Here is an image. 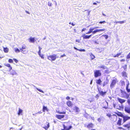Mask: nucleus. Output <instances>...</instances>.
<instances>
[{
	"instance_id": "nucleus-42",
	"label": "nucleus",
	"mask_w": 130,
	"mask_h": 130,
	"mask_svg": "<svg viewBox=\"0 0 130 130\" xmlns=\"http://www.w3.org/2000/svg\"><path fill=\"white\" fill-rule=\"evenodd\" d=\"M126 89L128 93L130 92V89H128V88H126Z\"/></svg>"
},
{
	"instance_id": "nucleus-49",
	"label": "nucleus",
	"mask_w": 130,
	"mask_h": 130,
	"mask_svg": "<svg viewBox=\"0 0 130 130\" xmlns=\"http://www.w3.org/2000/svg\"><path fill=\"white\" fill-rule=\"evenodd\" d=\"M106 23V22L105 21H100L99 23L100 24H102L103 23Z\"/></svg>"
},
{
	"instance_id": "nucleus-34",
	"label": "nucleus",
	"mask_w": 130,
	"mask_h": 130,
	"mask_svg": "<svg viewBox=\"0 0 130 130\" xmlns=\"http://www.w3.org/2000/svg\"><path fill=\"white\" fill-rule=\"evenodd\" d=\"M122 94L123 95V97L124 98V97L126 95L127 93L125 91Z\"/></svg>"
},
{
	"instance_id": "nucleus-45",
	"label": "nucleus",
	"mask_w": 130,
	"mask_h": 130,
	"mask_svg": "<svg viewBox=\"0 0 130 130\" xmlns=\"http://www.w3.org/2000/svg\"><path fill=\"white\" fill-rule=\"evenodd\" d=\"M113 116L114 118L115 119H116V120L117 118V116L116 115H113Z\"/></svg>"
},
{
	"instance_id": "nucleus-33",
	"label": "nucleus",
	"mask_w": 130,
	"mask_h": 130,
	"mask_svg": "<svg viewBox=\"0 0 130 130\" xmlns=\"http://www.w3.org/2000/svg\"><path fill=\"white\" fill-rule=\"evenodd\" d=\"M90 56L92 59H93L95 58V56L92 54H91Z\"/></svg>"
},
{
	"instance_id": "nucleus-16",
	"label": "nucleus",
	"mask_w": 130,
	"mask_h": 130,
	"mask_svg": "<svg viewBox=\"0 0 130 130\" xmlns=\"http://www.w3.org/2000/svg\"><path fill=\"white\" fill-rule=\"evenodd\" d=\"M29 40L30 42L32 43H34V42L36 41V40L35 39V37H30L29 38Z\"/></svg>"
},
{
	"instance_id": "nucleus-52",
	"label": "nucleus",
	"mask_w": 130,
	"mask_h": 130,
	"mask_svg": "<svg viewBox=\"0 0 130 130\" xmlns=\"http://www.w3.org/2000/svg\"><path fill=\"white\" fill-rule=\"evenodd\" d=\"M129 82H128V83H127L126 84V88H128V86H129Z\"/></svg>"
},
{
	"instance_id": "nucleus-2",
	"label": "nucleus",
	"mask_w": 130,
	"mask_h": 130,
	"mask_svg": "<svg viewBox=\"0 0 130 130\" xmlns=\"http://www.w3.org/2000/svg\"><path fill=\"white\" fill-rule=\"evenodd\" d=\"M94 76L96 78L102 75V74L100 70H95L94 71Z\"/></svg>"
},
{
	"instance_id": "nucleus-61",
	"label": "nucleus",
	"mask_w": 130,
	"mask_h": 130,
	"mask_svg": "<svg viewBox=\"0 0 130 130\" xmlns=\"http://www.w3.org/2000/svg\"><path fill=\"white\" fill-rule=\"evenodd\" d=\"M73 48L75 50H77V51H78V50H79V49H77V48H76L75 47H74H74Z\"/></svg>"
},
{
	"instance_id": "nucleus-35",
	"label": "nucleus",
	"mask_w": 130,
	"mask_h": 130,
	"mask_svg": "<svg viewBox=\"0 0 130 130\" xmlns=\"http://www.w3.org/2000/svg\"><path fill=\"white\" fill-rule=\"evenodd\" d=\"M39 51L38 52V54H40L41 52V50L42 49V48L40 46L39 47Z\"/></svg>"
},
{
	"instance_id": "nucleus-23",
	"label": "nucleus",
	"mask_w": 130,
	"mask_h": 130,
	"mask_svg": "<svg viewBox=\"0 0 130 130\" xmlns=\"http://www.w3.org/2000/svg\"><path fill=\"white\" fill-rule=\"evenodd\" d=\"M96 32H99L100 31H104L105 30V28H103L102 29H96V30H95Z\"/></svg>"
},
{
	"instance_id": "nucleus-31",
	"label": "nucleus",
	"mask_w": 130,
	"mask_h": 130,
	"mask_svg": "<svg viewBox=\"0 0 130 130\" xmlns=\"http://www.w3.org/2000/svg\"><path fill=\"white\" fill-rule=\"evenodd\" d=\"M129 94H127V95H126L124 97V98L128 99H129Z\"/></svg>"
},
{
	"instance_id": "nucleus-25",
	"label": "nucleus",
	"mask_w": 130,
	"mask_h": 130,
	"mask_svg": "<svg viewBox=\"0 0 130 130\" xmlns=\"http://www.w3.org/2000/svg\"><path fill=\"white\" fill-rule=\"evenodd\" d=\"M67 105L69 106H71L72 105V103L70 101H68L67 103Z\"/></svg>"
},
{
	"instance_id": "nucleus-48",
	"label": "nucleus",
	"mask_w": 130,
	"mask_h": 130,
	"mask_svg": "<svg viewBox=\"0 0 130 130\" xmlns=\"http://www.w3.org/2000/svg\"><path fill=\"white\" fill-rule=\"evenodd\" d=\"M103 36L105 37V38L106 39H107L108 37V36L107 35H103Z\"/></svg>"
},
{
	"instance_id": "nucleus-41",
	"label": "nucleus",
	"mask_w": 130,
	"mask_h": 130,
	"mask_svg": "<svg viewBox=\"0 0 130 130\" xmlns=\"http://www.w3.org/2000/svg\"><path fill=\"white\" fill-rule=\"evenodd\" d=\"M9 62L11 63L13 62V60L11 59H9Z\"/></svg>"
},
{
	"instance_id": "nucleus-1",
	"label": "nucleus",
	"mask_w": 130,
	"mask_h": 130,
	"mask_svg": "<svg viewBox=\"0 0 130 130\" xmlns=\"http://www.w3.org/2000/svg\"><path fill=\"white\" fill-rule=\"evenodd\" d=\"M9 70L10 74L12 75H16L17 74L15 70L12 69V68L10 64H9Z\"/></svg>"
},
{
	"instance_id": "nucleus-22",
	"label": "nucleus",
	"mask_w": 130,
	"mask_h": 130,
	"mask_svg": "<svg viewBox=\"0 0 130 130\" xmlns=\"http://www.w3.org/2000/svg\"><path fill=\"white\" fill-rule=\"evenodd\" d=\"M122 120V119H120L119 118V120L118 121L117 124L119 125H121V122Z\"/></svg>"
},
{
	"instance_id": "nucleus-53",
	"label": "nucleus",
	"mask_w": 130,
	"mask_h": 130,
	"mask_svg": "<svg viewBox=\"0 0 130 130\" xmlns=\"http://www.w3.org/2000/svg\"><path fill=\"white\" fill-rule=\"evenodd\" d=\"M106 115L107 116H108L109 118L111 116V115L110 114H107Z\"/></svg>"
},
{
	"instance_id": "nucleus-9",
	"label": "nucleus",
	"mask_w": 130,
	"mask_h": 130,
	"mask_svg": "<svg viewBox=\"0 0 130 130\" xmlns=\"http://www.w3.org/2000/svg\"><path fill=\"white\" fill-rule=\"evenodd\" d=\"M92 36V35H83L82 36V37H83L84 39H89Z\"/></svg>"
},
{
	"instance_id": "nucleus-13",
	"label": "nucleus",
	"mask_w": 130,
	"mask_h": 130,
	"mask_svg": "<svg viewBox=\"0 0 130 130\" xmlns=\"http://www.w3.org/2000/svg\"><path fill=\"white\" fill-rule=\"evenodd\" d=\"M73 110H75L76 112H79L80 111L79 108L76 106L73 107Z\"/></svg>"
},
{
	"instance_id": "nucleus-63",
	"label": "nucleus",
	"mask_w": 130,
	"mask_h": 130,
	"mask_svg": "<svg viewBox=\"0 0 130 130\" xmlns=\"http://www.w3.org/2000/svg\"><path fill=\"white\" fill-rule=\"evenodd\" d=\"M125 61V59H122L121 60V62H123V61Z\"/></svg>"
},
{
	"instance_id": "nucleus-8",
	"label": "nucleus",
	"mask_w": 130,
	"mask_h": 130,
	"mask_svg": "<svg viewBox=\"0 0 130 130\" xmlns=\"http://www.w3.org/2000/svg\"><path fill=\"white\" fill-rule=\"evenodd\" d=\"M124 111L125 112L128 113H130V107L128 106L125 107Z\"/></svg>"
},
{
	"instance_id": "nucleus-46",
	"label": "nucleus",
	"mask_w": 130,
	"mask_h": 130,
	"mask_svg": "<svg viewBox=\"0 0 130 130\" xmlns=\"http://www.w3.org/2000/svg\"><path fill=\"white\" fill-rule=\"evenodd\" d=\"M13 60H14V61H15V62L16 63H17L18 62V60H17V59H15V58H13Z\"/></svg>"
},
{
	"instance_id": "nucleus-12",
	"label": "nucleus",
	"mask_w": 130,
	"mask_h": 130,
	"mask_svg": "<svg viewBox=\"0 0 130 130\" xmlns=\"http://www.w3.org/2000/svg\"><path fill=\"white\" fill-rule=\"evenodd\" d=\"M64 117V115H57L56 116V117L58 119H60L63 118Z\"/></svg>"
},
{
	"instance_id": "nucleus-29",
	"label": "nucleus",
	"mask_w": 130,
	"mask_h": 130,
	"mask_svg": "<svg viewBox=\"0 0 130 130\" xmlns=\"http://www.w3.org/2000/svg\"><path fill=\"white\" fill-rule=\"evenodd\" d=\"M5 53H7L8 51V49L7 48L3 47Z\"/></svg>"
},
{
	"instance_id": "nucleus-32",
	"label": "nucleus",
	"mask_w": 130,
	"mask_h": 130,
	"mask_svg": "<svg viewBox=\"0 0 130 130\" xmlns=\"http://www.w3.org/2000/svg\"><path fill=\"white\" fill-rule=\"evenodd\" d=\"M120 82L121 83V85L122 86L125 85V83L124 81L121 80L120 81Z\"/></svg>"
},
{
	"instance_id": "nucleus-38",
	"label": "nucleus",
	"mask_w": 130,
	"mask_h": 130,
	"mask_svg": "<svg viewBox=\"0 0 130 130\" xmlns=\"http://www.w3.org/2000/svg\"><path fill=\"white\" fill-rule=\"evenodd\" d=\"M116 23H119L120 24H122L124 23V21L116 22Z\"/></svg>"
},
{
	"instance_id": "nucleus-55",
	"label": "nucleus",
	"mask_w": 130,
	"mask_h": 130,
	"mask_svg": "<svg viewBox=\"0 0 130 130\" xmlns=\"http://www.w3.org/2000/svg\"><path fill=\"white\" fill-rule=\"evenodd\" d=\"M42 113V112H41V111H39L37 113H36L35 114H32V115H36V114H37V113Z\"/></svg>"
},
{
	"instance_id": "nucleus-11",
	"label": "nucleus",
	"mask_w": 130,
	"mask_h": 130,
	"mask_svg": "<svg viewBox=\"0 0 130 130\" xmlns=\"http://www.w3.org/2000/svg\"><path fill=\"white\" fill-rule=\"evenodd\" d=\"M99 93L102 96H104L105 95L106 93V92H103L102 91L99 90Z\"/></svg>"
},
{
	"instance_id": "nucleus-60",
	"label": "nucleus",
	"mask_w": 130,
	"mask_h": 130,
	"mask_svg": "<svg viewBox=\"0 0 130 130\" xmlns=\"http://www.w3.org/2000/svg\"><path fill=\"white\" fill-rule=\"evenodd\" d=\"M119 56L118 55V54H117L116 55H115V56H113V57H118Z\"/></svg>"
},
{
	"instance_id": "nucleus-20",
	"label": "nucleus",
	"mask_w": 130,
	"mask_h": 130,
	"mask_svg": "<svg viewBox=\"0 0 130 130\" xmlns=\"http://www.w3.org/2000/svg\"><path fill=\"white\" fill-rule=\"evenodd\" d=\"M98 67L102 68L103 69H105L107 68V67L105 66L104 65L100 66H99Z\"/></svg>"
},
{
	"instance_id": "nucleus-21",
	"label": "nucleus",
	"mask_w": 130,
	"mask_h": 130,
	"mask_svg": "<svg viewBox=\"0 0 130 130\" xmlns=\"http://www.w3.org/2000/svg\"><path fill=\"white\" fill-rule=\"evenodd\" d=\"M115 113L118 116L121 117L122 118L123 117L124 115L122 114L121 112H119V113Z\"/></svg>"
},
{
	"instance_id": "nucleus-15",
	"label": "nucleus",
	"mask_w": 130,
	"mask_h": 130,
	"mask_svg": "<svg viewBox=\"0 0 130 130\" xmlns=\"http://www.w3.org/2000/svg\"><path fill=\"white\" fill-rule=\"evenodd\" d=\"M118 99L119 102L121 104H122L123 103L125 102V100L120 98H118Z\"/></svg>"
},
{
	"instance_id": "nucleus-51",
	"label": "nucleus",
	"mask_w": 130,
	"mask_h": 130,
	"mask_svg": "<svg viewBox=\"0 0 130 130\" xmlns=\"http://www.w3.org/2000/svg\"><path fill=\"white\" fill-rule=\"evenodd\" d=\"M66 56V55L64 54L63 55H61L60 56V58H62V57H64V56Z\"/></svg>"
},
{
	"instance_id": "nucleus-6",
	"label": "nucleus",
	"mask_w": 130,
	"mask_h": 130,
	"mask_svg": "<svg viewBox=\"0 0 130 130\" xmlns=\"http://www.w3.org/2000/svg\"><path fill=\"white\" fill-rule=\"evenodd\" d=\"M122 118L123 119V121L124 123L127 120L130 119V117L126 116H125L124 115Z\"/></svg>"
},
{
	"instance_id": "nucleus-44",
	"label": "nucleus",
	"mask_w": 130,
	"mask_h": 130,
	"mask_svg": "<svg viewBox=\"0 0 130 130\" xmlns=\"http://www.w3.org/2000/svg\"><path fill=\"white\" fill-rule=\"evenodd\" d=\"M58 113L59 114H65V113H66V112H60L59 111H58Z\"/></svg>"
},
{
	"instance_id": "nucleus-4",
	"label": "nucleus",
	"mask_w": 130,
	"mask_h": 130,
	"mask_svg": "<svg viewBox=\"0 0 130 130\" xmlns=\"http://www.w3.org/2000/svg\"><path fill=\"white\" fill-rule=\"evenodd\" d=\"M116 83V80L115 79H113L112 80V82L110 86V88H113Z\"/></svg>"
},
{
	"instance_id": "nucleus-57",
	"label": "nucleus",
	"mask_w": 130,
	"mask_h": 130,
	"mask_svg": "<svg viewBox=\"0 0 130 130\" xmlns=\"http://www.w3.org/2000/svg\"><path fill=\"white\" fill-rule=\"evenodd\" d=\"M96 33L95 30H94V31H92V33H93V34H94L95 33Z\"/></svg>"
},
{
	"instance_id": "nucleus-37",
	"label": "nucleus",
	"mask_w": 130,
	"mask_h": 130,
	"mask_svg": "<svg viewBox=\"0 0 130 130\" xmlns=\"http://www.w3.org/2000/svg\"><path fill=\"white\" fill-rule=\"evenodd\" d=\"M39 56L41 57L42 58H43L44 57H43V54H41V53H40V54H38Z\"/></svg>"
},
{
	"instance_id": "nucleus-36",
	"label": "nucleus",
	"mask_w": 130,
	"mask_h": 130,
	"mask_svg": "<svg viewBox=\"0 0 130 130\" xmlns=\"http://www.w3.org/2000/svg\"><path fill=\"white\" fill-rule=\"evenodd\" d=\"M72 126L71 125L69 126V127L67 128L66 130H70L72 128Z\"/></svg>"
},
{
	"instance_id": "nucleus-10",
	"label": "nucleus",
	"mask_w": 130,
	"mask_h": 130,
	"mask_svg": "<svg viewBox=\"0 0 130 130\" xmlns=\"http://www.w3.org/2000/svg\"><path fill=\"white\" fill-rule=\"evenodd\" d=\"M109 82V80L107 78V77L105 81L103 83V86L104 87Z\"/></svg>"
},
{
	"instance_id": "nucleus-17",
	"label": "nucleus",
	"mask_w": 130,
	"mask_h": 130,
	"mask_svg": "<svg viewBox=\"0 0 130 130\" xmlns=\"http://www.w3.org/2000/svg\"><path fill=\"white\" fill-rule=\"evenodd\" d=\"M102 82V81H101V79L100 78L96 80V83L99 85H101V83Z\"/></svg>"
},
{
	"instance_id": "nucleus-50",
	"label": "nucleus",
	"mask_w": 130,
	"mask_h": 130,
	"mask_svg": "<svg viewBox=\"0 0 130 130\" xmlns=\"http://www.w3.org/2000/svg\"><path fill=\"white\" fill-rule=\"evenodd\" d=\"M52 3L51 2H49L48 3V5L49 6H51Z\"/></svg>"
},
{
	"instance_id": "nucleus-5",
	"label": "nucleus",
	"mask_w": 130,
	"mask_h": 130,
	"mask_svg": "<svg viewBox=\"0 0 130 130\" xmlns=\"http://www.w3.org/2000/svg\"><path fill=\"white\" fill-rule=\"evenodd\" d=\"M46 124V125L45 124L42 125V127L45 130H47L50 127L49 123H48L47 122Z\"/></svg>"
},
{
	"instance_id": "nucleus-54",
	"label": "nucleus",
	"mask_w": 130,
	"mask_h": 130,
	"mask_svg": "<svg viewBox=\"0 0 130 130\" xmlns=\"http://www.w3.org/2000/svg\"><path fill=\"white\" fill-rule=\"evenodd\" d=\"M102 118H99L98 119V121L99 122H100L101 121V120Z\"/></svg>"
},
{
	"instance_id": "nucleus-62",
	"label": "nucleus",
	"mask_w": 130,
	"mask_h": 130,
	"mask_svg": "<svg viewBox=\"0 0 130 130\" xmlns=\"http://www.w3.org/2000/svg\"><path fill=\"white\" fill-rule=\"evenodd\" d=\"M86 28H83L82 30V32L83 31H84L86 30Z\"/></svg>"
},
{
	"instance_id": "nucleus-19",
	"label": "nucleus",
	"mask_w": 130,
	"mask_h": 130,
	"mask_svg": "<svg viewBox=\"0 0 130 130\" xmlns=\"http://www.w3.org/2000/svg\"><path fill=\"white\" fill-rule=\"evenodd\" d=\"M32 85L34 87H35L37 90H38V91H39L40 92H42V93H44V91L43 90H42L37 88V87H36V86H35L34 85Z\"/></svg>"
},
{
	"instance_id": "nucleus-40",
	"label": "nucleus",
	"mask_w": 130,
	"mask_h": 130,
	"mask_svg": "<svg viewBox=\"0 0 130 130\" xmlns=\"http://www.w3.org/2000/svg\"><path fill=\"white\" fill-rule=\"evenodd\" d=\"M78 51L80 52H85V50L84 49H79V50H78Z\"/></svg>"
},
{
	"instance_id": "nucleus-24",
	"label": "nucleus",
	"mask_w": 130,
	"mask_h": 130,
	"mask_svg": "<svg viewBox=\"0 0 130 130\" xmlns=\"http://www.w3.org/2000/svg\"><path fill=\"white\" fill-rule=\"evenodd\" d=\"M23 110L22 109L20 108H19V111L18 112V114L19 115H20V114L22 113L23 112Z\"/></svg>"
},
{
	"instance_id": "nucleus-64",
	"label": "nucleus",
	"mask_w": 130,
	"mask_h": 130,
	"mask_svg": "<svg viewBox=\"0 0 130 130\" xmlns=\"http://www.w3.org/2000/svg\"><path fill=\"white\" fill-rule=\"evenodd\" d=\"M75 41H76V42H78V43L80 42L79 40H77V39Z\"/></svg>"
},
{
	"instance_id": "nucleus-43",
	"label": "nucleus",
	"mask_w": 130,
	"mask_h": 130,
	"mask_svg": "<svg viewBox=\"0 0 130 130\" xmlns=\"http://www.w3.org/2000/svg\"><path fill=\"white\" fill-rule=\"evenodd\" d=\"M63 126L64 128V129H65V130H66L67 128V127L64 124H63Z\"/></svg>"
},
{
	"instance_id": "nucleus-14",
	"label": "nucleus",
	"mask_w": 130,
	"mask_h": 130,
	"mask_svg": "<svg viewBox=\"0 0 130 130\" xmlns=\"http://www.w3.org/2000/svg\"><path fill=\"white\" fill-rule=\"evenodd\" d=\"M26 46L25 45H23L21 48H20V49L22 51L25 52L26 51Z\"/></svg>"
},
{
	"instance_id": "nucleus-30",
	"label": "nucleus",
	"mask_w": 130,
	"mask_h": 130,
	"mask_svg": "<svg viewBox=\"0 0 130 130\" xmlns=\"http://www.w3.org/2000/svg\"><path fill=\"white\" fill-rule=\"evenodd\" d=\"M122 75L124 77H127V76L126 75V73L125 72H122Z\"/></svg>"
},
{
	"instance_id": "nucleus-59",
	"label": "nucleus",
	"mask_w": 130,
	"mask_h": 130,
	"mask_svg": "<svg viewBox=\"0 0 130 130\" xmlns=\"http://www.w3.org/2000/svg\"><path fill=\"white\" fill-rule=\"evenodd\" d=\"M66 99L67 100H69L70 99V97L69 96H67L66 97Z\"/></svg>"
},
{
	"instance_id": "nucleus-58",
	"label": "nucleus",
	"mask_w": 130,
	"mask_h": 130,
	"mask_svg": "<svg viewBox=\"0 0 130 130\" xmlns=\"http://www.w3.org/2000/svg\"><path fill=\"white\" fill-rule=\"evenodd\" d=\"M120 91H121V93H122V94L123 93H124V92L125 91H123V90H121V89L120 90Z\"/></svg>"
},
{
	"instance_id": "nucleus-7",
	"label": "nucleus",
	"mask_w": 130,
	"mask_h": 130,
	"mask_svg": "<svg viewBox=\"0 0 130 130\" xmlns=\"http://www.w3.org/2000/svg\"><path fill=\"white\" fill-rule=\"evenodd\" d=\"M99 28V27H94L93 28L91 27L89 29V31L87 33H86V34H89L91 33V32L92 33L93 31L96 28Z\"/></svg>"
},
{
	"instance_id": "nucleus-3",
	"label": "nucleus",
	"mask_w": 130,
	"mask_h": 130,
	"mask_svg": "<svg viewBox=\"0 0 130 130\" xmlns=\"http://www.w3.org/2000/svg\"><path fill=\"white\" fill-rule=\"evenodd\" d=\"M56 55L55 54H54L48 57V59L50 60L54 61L56 59Z\"/></svg>"
},
{
	"instance_id": "nucleus-56",
	"label": "nucleus",
	"mask_w": 130,
	"mask_h": 130,
	"mask_svg": "<svg viewBox=\"0 0 130 130\" xmlns=\"http://www.w3.org/2000/svg\"><path fill=\"white\" fill-rule=\"evenodd\" d=\"M108 70H105L104 72L105 73H108Z\"/></svg>"
},
{
	"instance_id": "nucleus-18",
	"label": "nucleus",
	"mask_w": 130,
	"mask_h": 130,
	"mask_svg": "<svg viewBox=\"0 0 130 130\" xmlns=\"http://www.w3.org/2000/svg\"><path fill=\"white\" fill-rule=\"evenodd\" d=\"M93 126V124L92 123L89 124L87 126V127L89 128H92Z\"/></svg>"
},
{
	"instance_id": "nucleus-28",
	"label": "nucleus",
	"mask_w": 130,
	"mask_h": 130,
	"mask_svg": "<svg viewBox=\"0 0 130 130\" xmlns=\"http://www.w3.org/2000/svg\"><path fill=\"white\" fill-rule=\"evenodd\" d=\"M47 110V108L45 106H43V108L42 109V111L43 112H45V110Z\"/></svg>"
},
{
	"instance_id": "nucleus-27",
	"label": "nucleus",
	"mask_w": 130,
	"mask_h": 130,
	"mask_svg": "<svg viewBox=\"0 0 130 130\" xmlns=\"http://www.w3.org/2000/svg\"><path fill=\"white\" fill-rule=\"evenodd\" d=\"M125 127H127V128H129L130 127V124H127L123 125Z\"/></svg>"
},
{
	"instance_id": "nucleus-47",
	"label": "nucleus",
	"mask_w": 130,
	"mask_h": 130,
	"mask_svg": "<svg viewBox=\"0 0 130 130\" xmlns=\"http://www.w3.org/2000/svg\"><path fill=\"white\" fill-rule=\"evenodd\" d=\"M123 67L124 69V70H125V69L127 68V64H125L124 66Z\"/></svg>"
},
{
	"instance_id": "nucleus-39",
	"label": "nucleus",
	"mask_w": 130,
	"mask_h": 130,
	"mask_svg": "<svg viewBox=\"0 0 130 130\" xmlns=\"http://www.w3.org/2000/svg\"><path fill=\"white\" fill-rule=\"evenodd\" d=\"M126 58L127 59H129L130 58V52L127 55Z\"/></svg>"
},
{
	"instance_id": "nucleus-26",
	"label": "nucleus",
	"mask_w": 130,
	"mask_h": 130,
	"mask_svg": "<svg viewBox=\"0 0 130 130\" xmlns=\"http://www.w3.org/2000/svg\"><path fill=\"white\" fill-rule=\"evenodd\" d=\"M14 50L15 52L17 53H19L20 52V50L18 48H14Z\"/></svg>"
}]
</instances>
